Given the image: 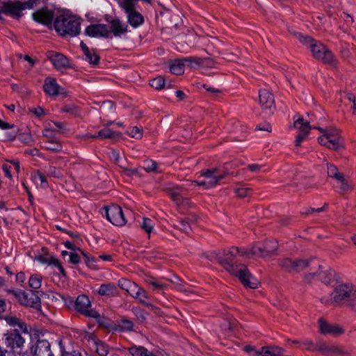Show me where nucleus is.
<instances>
[{
    "label": "nucleus",
    "mask_w": 356,
    "mask_h": 356,
    "mask_svg": "<svg viewBox=\"0 0 356 356\" xmlns=\"http://www.w3.org/2000/svg\"><path fill=\"white\" fill-rule=\"evenodd\" d=\"M213 257L216 259L232 275L238 277L239 280L245 286L251 289H256L258 286V281L250 273L247 267L243 264L234 266L231 263L233 258L237 255L249 256L251 254L250 249H239L237 247H232L227 250L221 252L220 250L211 253Z\"/></svg>",
    "instance_id": "obj_1"
},
{
    "label": "nucleus",
    "mask_w": 356,
    "mask_h": 356,
    "mask_svg": "<svg viewBox=\"0 0 356 356\" xmlns=\"http://www.w3.org/2000/svg\"><path fill=\"white\" fill-rule=\"evenodd\" d=\"M298 39L301 43L309 49L312 56L325 64L337 65V59L330 49L321 41L314 40L309 35L299 34Z\"/></svg>",
    "instance_id": "obj_2"
},
{
    "label": "nucleus",
    "mask_w": 356,
    "mask_h": 356,
    "mask_svg": "<svg viewBox=\"0 0 356 356\" xmlns=\"http://www.w3.org/2000/svg\"><path fill=\"white\" fill-rule=\"evenodd\" d=\"M81 18L76 16L61 14L55 18L54 26L60 35L74 37L81 32Z\"/></svg>",
    "instance_id": "obj_3"
},
{
    "label": "nucleus",
    "mask_w": 356,
    "mask_h": 356,
    "mask_svg": "<svg viewBox=\"0 0 356 356\" xmlns=\"http://www.w3.org/2000/svg\"><path fill=\"white\" fill-rule=\"evenodd\" d=\"M135 0H120L118 3L120 7L127 15V23L134 29H137L145 22L143 15L136 8Z\"/></svg>",
    "instance_id": "obj_4"
},
{
    "label": "nucleus",
    "mask_w": 356,
    "mask_h": 356,
    "mask_svg": "<svg viewBox=\"0 0 356 356\" xmlns=\"http://www.w3.org/2000/svg\"><path fill=\"white\" fill-rule=\"evenodd\" d=\"M228 175L227 171H220L218 168H211L200 172L202 180L193 181V184L199 186H202L205 189H209L216 186L219 182L226 177Z\"/></svg>",
    "instance_id": "obj_5"
},
{
    "label": "nucleus",
    "mask_w": 356,
    "mask_h": 356,
    "mask_svg": "<svg viewBox=\"0 0 356 356\" xmlns=\"http://www.w3.org/2000/svg\"><path fill=\"white\" fill-rule=\"evenodd\" d=\"M35 4V0H29L22 2L19 1H8L1 3V13L14 19H19L22 16V11L31 9Z\"/></svg>",
    "instance_id": "obj_6"
},
{
    "label": "nucleus",
    "mask_w": 356,
    "mask_h": 356,
    "mask_svg": "<svg viewBox=\"0 0 356 356\" xmlns=\"http://www.w3.org/2000/svg\"><path fill=\"white\" fill-rule=\"evenodd\" d=\"M355 287L347 284L338 285L330 294L331 300L337 304L346 303L348 305Z\"/></svg>",
    "instance_id": "obj_7"
},
{
    "label": "nucleus",
    "mask_w": 356,
    "mask_h": 356,
    "mask_svg": "<svg viewBox=\"0 0 356 356\" xmlns=\"http://www.w3.org/2000/svg\"><path fill=\"white\" fill-rule=\"evenodd\" d=\"M69 302L74 305L76 312L83 314L84 316L94 318L99 317V314L97 311L90 309L91 303L87 296L84 294L80 295L76 298L75 301H74L72 298H70Z\"/></svg>",
    "instance_id": "obj_8"
},
{
    "label": "nucleus",
    "mask_w": 356,
    "mask_h": 356,
    "mask_svg": "<svg viewBox=\"0 0 356 356\" xmlns=\"http://www.w3.org/2000/svg\"><path fill=\"white\" fill-rule=\"evenodd\" d=\"M277 249V243L273 240L266 241L264 244L254 243L251 249V255L267 257L274 254Z\"/></svg>",
    "instance_id": "obj_9"
},
{
    "label": "nucleus",
    "mask_w": 356,
    "mask_h": 356,
    "mask_svg": "<svg viewBox=\"0 0 356 356\" xmlns=\"http://www.w3.org/2000/svg\"><path fill=\"white\" fill-rule=\"evenodd\" d=\"M107 22H108V38L112 36L122 38L129 32L128 25L118 17L112 18L111 20L107 19Z\"/></svg>",
    "instance_id": "obj_10"
},
{
    "label": "nucleus",
    "mask_w": 356,
    "mask_h": 356,
    "mask_svg": "<svg viewBox=\"0 0 356 356\" xmlns=\"http://www.w3.org/2000/svg\"><path fill=\"white\" fill-rule=\"evenodd\" d=\"M106 216L107 220L115 226H122L127 222L122 208L117 204H112L106 208Z\"/></svg>",
    "instance_id": "obj_11"
},
{
    "label": "nucleus",
    "mask_w": 356,
    "mask_h": 356,
    "mask_svg": "<svg viewBox=\"0 0 356 356\" xmlns=\"http://www.w3.org/2000/svg\"><path fill=\"white\" fill-rule=\"evenodd\" d=\"M4 341L6 346L13 350L21 349L25 343L24 338L17 330H13L6 333Z\"/></svg>",
    "instance_id": "obj_12"
},
{
    "label": "nucleus",
    "mask_w": 356,
    "mask_h": 356,
    "mask_svg": "<svg viewBox=\"0 0 356 356\" xmlns=\"http://www.w3.org/2000/svg\"><path fill=\"white\" fill-rule=\"evenodd\" d=\"M313 129H316L321 132H326L330 142V149L337 150L343 147V139L338 129L333 128L324 129L320 127H314Z\"/></svg>",
    "instance_id": "obj_13"
},
{
    "label": "nucleus",
    "mask_w": 356,
    "mask_h": 356,
    "mask_svg": "<svg viewBox=\"0 0 356 356\" xmlns=\"http://www.w3.org/2000/svg\"><path fill=\"white\" fill-rule=\"evenodd\" d=\"M293 126L298 130L295 143L296 146L299 147L301 143L307 138L312 127L309 125V122L305 121L302 118L296 120Z\"/></svg>",
    "instance_id": "obj_14"
},
{
    "label": "nucleus",
    "mask_w": 356,
    "mask_h": 356,
    "mask_svg": "<svg viewBox=\"0 0 356 356\" xmlns=\"http://www.w3.org/2000/svg\"><path fill=\"white\" fill-rule=\"evenodd\" d=\"M47 56L57 70H66L70 67L69 59L63 54L49 51L47 53Z\"/></svg>",
    "instance_id": "obj_15"
},
{
    "label": "nucleus",
    "mask_w": 356,
    "mask_h": 356,
    "mask_svg": "<svg viewBox=\"0 0 356 356\" xmlns=\"http://www.w3.org/2000/svg\"><path fill=\"white\" fill-rule=\"evenodd\" d=\"M32 16L35 22L46 26L51 25L55 17L54 10L46 7L36 10L33 13Z\"/></svg>",
    "instance_id": "obj_16"
},
{
    "label": "nucleus",
    "mask_w": 356,
    "mask_h": 356,
    "mask_svg": "<svg viewBox=\"0 0 356 356\" xmlns=\"http://www.w3.org/2000/svg\"><path fill=\"white\" fill-rule=\"evenodd\" d=\"M84 33L89 37L108 38V25L104 24H90L86 28Z\"/></svg>",
    "instance_id": "obj_17"
},
{
    "label": "nucleus",
    "mask_w": 356,
    "mask_h": 356,
    "mask_svg": "<svg viewBox=\"0 0 356 356\" xmlns=\"http://www.w3.org/2000/svg\"><path fill=\"white\" fill-rule=\"evenodd\" d=\"M38 291H30L25 292L23 291L19 302L24 306L36 307L40 303V298L38 296Z\"/></svg>",
    "instance_id": "obj_18"
},
{
    "label": "nucleus",
    "mask_w": 356,
    "mask_h": 356,
    "mask_svg": "<svg viewBox=\"0 0 356 356\" xmlns=\"http://www.w3.org/2000/svg\"><path fill=\"white\" fill-rule=\"evenodd\" d=\"M134 289V292L131 293V296L137 300L140 304L147 307H152L153 305L149 302V297L147 291L138 284Z\"/></svg>",
    "instance_id": "obj_19"
},
{
    "label": "nucleus",
    "mask_w": 356,
    "mask_h": 356,
    "mask_svg": "<svg viewBox=\"0 0 356 356\" xmlns=\"http://www.w3.org/2000/svg\"><path fill=\"white\" fill-rule=\"evenodd\" d=\"M51 351L50 343L45 339L38 340L34 349L31 348V353L34 356H47L49 355Z\"/></svg>",
    "instance_id": "obj_20"
},
{
    "label": "nucleus",
    "mask_w": 356,
    "mask_h": 356,
    "mask_svg": "<svg viewBox=\"0 0 356 356\" xmlns=\"http://www.w3.org/2000/svg\"><path fill=\"white\" fill-rule=\"evenodd\" d=\"M97 292L101 296H107L111 298L119 296L118 289L113 283L101 284Z\"/></svg>",
    "instance_id": "obj_21"
},
{
    "label": "nucleus",
    "mask_w": 356,
    "mask_h": 356,
    "mask_svg": "<svg viewBox=\"0 0 356 356\" xmlns=\"http://www.w3.org/2000/svg\"><path fill=\"white\" fill-rule=\"evenodd\" d=\"M259 103L262 108L270 109L274 106L275 100L273 94L266 89H261L259 92Z\"/></svg>",
    "instance_id": "obj_22"
},
{
    "label": "nucleus",
    "mask_w": 356,
    "mask_h": 356,
    "mask_svg": "<svg viewBox=\"0 0 356 356\" xmlns=\"http://www.w3.org/2000/svg\"><path fill=\"white\" fill-rule=\"evenodd\" d=\"M319 327L321 333L330 334H339L343 330L337 325L329 324L323 319H319Z\"/></svg>",
    "instance_id": "obj_23"
},
{
    "label": "nucleus",
    "mask_w": 356,
    "mask_h": 356,
    "mask_svg": "<svg viewBox=\"0 0 356 356\" xmlns=\"http://www.w3.org/2000/svg\"><path fill=\"white\" fill-rule=\"evenodd\" d=\"M44 92L49 96H57L59 93V86L56 80L51 77L45 79L43 86Z\"/></svg>",
    "instance_id": "obj_24"
},
{
    "label": "nucleus",
    "mask_w": 356,
    "mask_h": 356,
    "mask_svg": "<svg viewBox=\"0 0 356 356\" xmlns=\"http://www.w3.org/2000/svg\"><path fill=\"white\" fill-rule=\"evenodd\" d=\"M81 47L83 51L85 59L92 66L98 65L100 58L97 53L93 49L90 50L83 42H81Z\"/></svg>",
    "instance_id": "obj_25"
},
{
    "label": "nucleus",
    "mask_w": 356,
    "mask_h": 356,
    "mask_svg": "<svg viewBox=\"0 0 356 356\" xmlns=\"http://www.w3.org/2000/svg\"><path fill=\"white\" fill-rule=\"evenodd\" d=\"M319 268L320 270L316 273V276L321 282L329 284L334 280L335 272L333 269H322L321 266H319Z\"/></svg>",
    "instance_id": "obj_26"
},
{
    "label": "nucleus",
    "mask_w": 356,
    "mask_h": 356,
    "mask_svg": "<svg viewBox=\"0 0 356 356\" xmlns=\"http://www.w3.org/2000/svg\"><path fill=\"white\" fill-rule=\"evenodd\" d=\"M282 352V348L279 346H264L256 350L254 354L257 356H279Z\"/></svg>",
    "instance_id": "obj_27"
},
{
    "label": "nucleus",
    "mask_w": 356,
    "mask_h": 356,
    "mask_svg": "<svg viewBox=\"0 0 356 356\" xmlns=\"http://www.w3.org/2000/svg\"><path fill=\"white\" fill-rule=\"evenodd\" d=\"M134 323L131 321L122 318L118 321L113 330L117 332H131L134 330Z\"/></svg>",
    "instance_id": "obj_28"
},
{
    "label": "nucleus",
    "mask_w": 356,
    "mask_h": 356,
    "mask_svg": "<svg viewBox=\"0 0 356 356\" xmlns=\"http://www.w3.org/2000/svg\"><path fill=\"white\" fill-rule=\"evenodd\" d=\"M128 350L132 356H157L143 346L134 345L129 348Z\"/></svg>",
    "instance_id": "obj_29"
},
{
    "label": "nucleus",
    "mask_w": 356,
    "mask_h": 356,
    "mask_svg": "<svg viewBox=\"0 0 356 356\" xmlns=\"http://www.w3.org/2000/svg\"><path fill=\"white\" fill-rule=\"evenodd\" d=\"M5 320L10 325L14 327L17 326L22 331V332L25 334L28 333L26 324L19 318L13 316H6Z\"/></svg>",
    "instance_id": "obj_30"
},
{
    "label": "nucleus",
    "mask_w": 356,
    "mask_h": 356,
    "mask_svg": "<svg viewBox=\"0 0 356 356\" xmlns=\"http://www.w3.org/2000/svg\"><path fill=\"white\" fill-rule=\"evenodd\" d=\"M120 136V133L118 131H112L108 127H105L95 134L94 138H98L102 139L115 138Z\"/></svg>",
    "instance_id": "obj_31"
},
{
    "label": "nucleus",
    "mask_w": 356,
    "mask_h": 356,
    "mask_svg": "<svg viewBox=\"0 0 356 356\" xmlns=\"http://www.w3.org/2000/svg\"><path fill=\"white\" fill-rule=\"evenodd\" d=\"M42 148L56 153L62 151L63 145L58 140H49L44 143Z\"/></svg>",
    "instance_id": "obj_32"
},
{
    "label": "nucleus",
    "mask_w": 356,
    "mask_h": 356,
    "mask_svg": "<svg viewBox=\"0 0 356 356\" xmlns=\"http://www.w3.org/2000/svg\"><path fill=\"white\" fill-rule=\"evenodd\" d=\"M145 282L147 284L152 287L154 291H161L165 289L166 285L155 277L147 276L145 278Z\"/></svg>",
    "instance_id": "obj_33"
},
{
    "label": "nucleus",
    "mask_w": 356,
    "mask_h": 356,
    "mask_svg": "<svg viewBox=\"0 0 356 356\" xmlns=\"http://www.w3.org/2000/svg\"><path fill=\"white\" fill-rule=\"evenodd\" d=\"M184 64L181 59H177L174 60L170 65V72L176 75H181L184 74Z\"/></svg>",
    "instance_id": "obj_34"
},
{
    "label": "nucleus",
    "mask_w": 356,
    "mask_h": 356,
    "mask_svg": "<svg viewBox=\"0 0 356 356\" xmlns=\"http://www.w3.org/2000/svg\"><path fill=\"white\" fill-rule=\"evenodd\" d=\"M137 284L126 279H120L118 281V286L122 289L126 291L130 296L132 292H134V289H136Z\"/></svg>",
    "instance_id": "obj_35"
},
{
    "label": "nucleus",
    "mask_w": 356,
    "mask_h": 356,
    "mask_svg": "<svg viewBox=\"0 0 356 356\" xmlns=\"http://www.w3.org/2000/svg\"><path fill=\"white\" fill-rule=\"evenodd\" d=\"M181 60L184 64V66H187L190 68H194L200 66L202 63L203 60V59L201 58L193 56L183 58Z\"/></svg>",
    "instance_id": "obj_36"
},
{
    "label": "nucleus",
    "mask_w": 356,
    "mask_h": 356,
    "mask_svg": "<svg viewBox=\"0 0 356 356\" xmlns=\"http://www.w3.org/2000/svg\"><path fill=\"white\" fill-rule=\"evenodd\" d=\"M95 348L99 356H106L109 352L108 346L99 340L95 342Z\"/></svg>",
    "instance_id": "obj_37"
},
{
    "label": "nucleus",
    "mask_w": 356,
    "mask_h": 356,
    "mask_svg": "<svg viewBox=\"0 0 356 356\" xmlns=\"http://www.w3.org/2000/svg\"><path fill=\"white\" fill-rule=\"evenodd\" d=\"M181 191L182 190L179 187L168 188V194L170 195L173 201H175L177 204H179L182 200Z\"/></svg>",
    "instance_id": "obj_38"
},
{
    "label": "nucleus",
    "mask_w": 356,
    "mask_h": 356,
    "mask_svg": "<svg viewBox=\"0 0 356 356\" xmlns=\"http://www.w3.org/2000/svg\"><path fill=\"white\" fill-rule=\"evenodd\" d=\"M312 259H294L293 272H299L306 268Z\"/></svg>",
    "instance_id": "obj_39"
},
{
    "label": "nucleus",
    "mask_w": 356,
    "mask_h": 356,
    "mask_svg": "<svg viewBox=\"0 0 356 356\" xmlns=\"http://www.w3.org/2000/svg\"><path fill=\"white\" fill-rule=\"evenodd\" d=\"M294 259L290 258H282L279 259V265L288 272H293Z\"/></svg>",
    "instance_id": "obj_40"
},
{
    "label": "nucleus",
    "mask_w": 356,
    "mask_h": 356,
    "mask_svg": "<svg viewBox=\"0 0 356 356\" xmlns=\"http://www.w3.org/2000/svg\"><path fill=\"white\" fill-rule=\"evenodd\" d=\"M29 286L34 289H38L42 284V277L35 274L31 276L29 280Z\"/></svg>",
    "instance_id": "obj_41"
},
{
    "label": "nucleus",
    "mask_w": 356,
    "mask_h": 356,
    "mask_svg": "<svg viewBox=\"0 0 356 356\" xmlns=\"http://www.w3.org/2000/svg\"><path fill=\"white\" fill-rule=\"evenodd\" d=\"M143 168L147 172H158L157 163L151 159H146L143 161Z\"/></svg>",
    "instance_id": "obj_42"
},
{
    "label": "nucleus",
    "mask_w": 356,
    "mask_h": 356,
    "mask_svg": "<svg viewBox=\"0 0 356 356\" xmlns=\"http://www.w3.org/2000/svg\"><path fill=\"white\" fill-rule=\"evenodd\" d=\"M316 351H321L325 355L339 352L338 348L335 346H327L325 343L321 344L318 347L317 346V350Z\"/></svg>",
    "instance_id": "obj_43"
},
{
    "label": "nucleus",
    "mask_w": 356,
    "mask_h": 356,
    "mask_svg": "<svg viewBox=\"0 0 356 356\" xmlns=\"http://www.w3.org/2000/svg\"><path fill=\"white\" fill-rule=\"evenodd\" d=\"M63 113H68L73 115H78L80 114V110L75 104H66L60 108Z\"/></svg>",
    "instance_id": "obj_44"
},
{
    "label": "nucleus",
    "mask_w": 356,
    "mask_h": 356,
    "mask_svg": "<svg viewBox=\"0 0 356 356\" xmlns=\"http://www.w3.org/2000/svg\"><path fill=\"white\" fill-rule=\"evenodd\" d=\"M149 85L156 90H161L165 86V79L163 76H159L150 80Z\"/></svg>",
    "instance_id": "obj_45"
},
{
    "label": "nucleus",
    "mask_w": 356,
    "mask_h": 356,
    "mask_svg": "<svg viewBox=\"0 0 356 356\" xmlns=\"http://www.w3.org/2000/svg\"><path fill=\"white\" fill-rule=\"evenodd\" d=\"M327 175L337 180L338 179H342L343 174L338 171L335 165L330 164L327 165Z\"/></svg>",
    "instance_id": "obj_46"
},
{
    "label": "nucleus",
    "mask_w": 356,
    "mask_h": 356,
    "mask_svg": "<svg viewBox=\"0 0 356 356\" xmlns=\"http://www.w3.org/2000/svg\"><path fill=\"white\" fill-rule=\"evenodd\" d=\"M46 173L48 176H51L55 178L60 179L63 177V173L60 168H57L56 167L51 165H49L47 170H46Z\"/></svg>",
    "instance_id": "obj_47"
},
{
    "label": "nucleus",
    "mask_w": 356,
    "mask_h": 356,
    "mask_svg": "<svg viewBox=\"0 0 356 356\" xmlns=\"http://www.w3.org/2000/svg\"><path fill=\"white\" fill-rule=\"evenodd\" d=\"M140 227L149 235L154 229V222L151 219L144 218Z\"/></svg>",
    "instance_id": "obj_48"
},
{
    "label": "nucleus",
    "mask_w": 356,
    "mask_h": 356,
    "mask_svg": "<svg viewBox=\"0 0 356 356\" xmlns=\"http://www.w3.org/2000/svg\"><path fill=\"white\" fill-rule=\"evenodd\" d=\"M337 181L339 185L340 189L343 192L349 191L353 188L352 185L350 184L348 181L345 179L343 175H342V179H338Z\"/></svg>",
    "instance_id": "obj_49"
},
{
    "label": "nucleus",
    "mask_w": 356,
    "mask_h": 356,
    "mask_svg": "<svg viewBox=\"0 0 356 356\" xmlns=\"http://www.w3.org/2000/svg\"><path fill=\"white\" fill-rule=\"evenodd\" d=\"M50 265H53V266H56L58 269L59 272L63 276H66L65 270H64L63 266L61 265V263L60 262V261L58 259H57L56 258H55L54 257H50Z\"/></svg>",
    "instance_id": "obj_50"
},
{
    "label": "nucleus",
    "mask_w": 356,
    "mask_h": 356,
    "mask_svg": "<svg viewBox=\"0 0 356 356\" xmlns=\"http://www.w3.org/2000/svg\"><path fill=\"white\" fill-rule=\"evenodd\" d=\"M77 250L80 252L81 254L85 257L86 264L90 267H93L94 263L97 261V259H95L94 257H90L87 253H86L80 248H77Z\"/></svg>",
    "instance_id": "obj_51"
},
{
    "label": "nucleus",
    "mask_w": 356,
    "mask_h": 356,
    "mask_svg": "<svg viewBox=\"0 0 356 356\" xmlns=\"http://www.w3.org/2000/svg\"><path fill=\"white\" fill-rule=\"evenodd\" d=\"M251 191V189L250 188L247 187H239L235 189V193L236 195L239 197H245L248 196Z\"/></svg>",
    "instance_id": "obj_52"
},
{
    "label": "nucleus",
    "mask_w": 356,
    "mask_h": 356,
    "mask_svg": "<svg viewBox=\"0 0 356 356\" xmlns=\"http://www.w3.org/2000/svg\"><path fill=\"white\" fill-rule=\"evenodd\" d=\"M35 179H38V180L40 181V186L42 188H47L48 187V182L45 177V176L39 170H38L35 174Z\"/></svg>",
    "instance_id": "obj_53"
},
{
    "label": "nucleus",
    "mask_w": 356,
    "mask_h": 356,
    "mask_svg": "<svg viewBox=\"0 0 356 356\" xmlns=\"http://www.w3.org/2000/svg\"><path fill=\"white\" fill-rule=\"evenodd\" d=\"M120 168H122L127 176H133V175H138L140 174V169L138 168H128L123 165H120Z\"/></svg>",
    "instance_id": "obj_54"
},
{
    "label": "nucleus",
    "mask_w": 356,
    "mask_h": 356,
    "mask_svg": "<svg viewBox=\"0 0 356 356\" xmlns=\"http://www.w3.org/2000/svg\"><path fill=\"white\" fill-rule=\"evenodd\" d=\"M128 133L131 137L136 138H140L142 135L140 129L137 127H131Z\"/></svg>",
    "instance_id": "obj_55"
},
{
    "label": "nucleus",
    "mask_w": 356,
    "mask_h": 356,
    "mask_svg": "<svg viewBox=\"0 0 356 356\" xmlns=\"http://www.w3.org/2000/svg\"><path fill=\"white\" fill-rule=\"evenodd\" d=\"M322 133L323 134V135H322L318 138V143L321 145L330 148V145H329L330 142H329L327 136L326 134V132H322Z\"/></svg>",
    "instance_id": "obj_56"
},
{
    "label": "nucleus",
    "mask_w": 356,
    "mask_h": 356,
    "mask_svg": "<svg viewBox=\"0 0 356 356\" xmlns=\"http://www.w3.org/2000/svg\"><path fill=\"white\" fill-rule=\"evenodd\" d=\"M6 291L9 294H12L18 301L23 292L21 289H6Z\"/></svg>",
    "instance_id": "obj_57"
},
{
    "label": "nucleus",
    "mask_w": 356,
    "mask_h": 356,
    "mask_svg": "<svg viewBox=\"0 0 356 356\" xmlns=\"http://www.w3.org/2000/svg\"><path fill=\"white\" fill-rule=\"evenodd\" d=\"M6 291L9 294H12L18 301L23 292L21 289H6Z\"/></svg>",
    "instance_id": "obj_58"
},
{
    "label": "nucleus",
    "mask_w": 356,
    "mask_h": 356,
    "mask_svg": "<svg viewBox=\"0 0 356 356\" xmlns=\"http://www.w3.org/2000/svg\"><path fill=\"white\" fill-rule=\"evenodd\" d=\"M263 168H264L263 165H259V164H256V163L250 164V165H248L247 166V168L250 171H251L252 172H256V173L261 172Z\"/></svg>",
    "instance_id": "obj_59"
},
{
    "label": "nucleus",
    "mask_w": 356,
    "mask_h": 356,
    "mask_svg": "<svg viewBox=\"0 0 356 356\" xmlns=\"http://www.w3.org/2000/svg\"><path fill=\"white\" fill-rule=\"evenodd\" d=\"M304 348L307 350L315 351L317 350V346H315L310 340H306L302 343Z\"/></svg>",
    "instance_id": "obj_60"
},
{
    "label": "nucleus",
    "mask_w": 356,
    "mask_h": 356,
    "mask_svg": "<svg viewBox=\"0 0 356 356\" xmlns=\"http://www.w3.org/2000/svg\"><path fill=\"white\" fill-rule=\"evenodd\" d=\"M70 262L73 264H77L80 262V257L76 252H70Z\"/></svg>",
    "instance_id": "obj_61"
},
{
    "label": "nucleus",
    "mask_w": 356,
    "mask_h": 356,
    "mask_svg": "<svg viewBox=\"0 0 356 356\" xmlns=\"http://www.w3.org/2000/svg\"><path fill=\"white\" fill-rule=\"evenodd\" d=\"M31 112H32L37 117H39V118L42 117V116L45 115V114H46L44 110L40 106L31 109Z\"/></svg>",
    "instance_id": "obj_62"
},
{
    "label": "nucleus",
    "mask_w": 356,
    "mask_h": 356,
    "mask_svg": "<svg viewBox=\"0 0 356 356\" xmlns=\"http://www.w3.org/2000/svg\"><path fill=\"white\" fill-rule=\"evenodd\" d=\"M256 129L260 131H266L268 132L271 131V126L269 123L265 122L264 124H259L256 127Z\"/></svg>",
    "instance_id": "obj_63"
},
{
    "label": "nucleus",
    "mask_w": 356,
    "mask_h": 356,
    "mask_svg": "<svg viewBox=\"0 0 356 356\" xmlns=\"http://www.w3.org/2000/svg\"><path fill=\"white\" fill-rule=\"evenodd\" d=\"M353 296L350 299L349 306L351 307L353 309L356 310V287L354 291Z\"/></svg>",
    "instance_id": "obj_64"
}]
</instances>
